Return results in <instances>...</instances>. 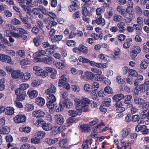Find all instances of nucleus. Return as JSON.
Listing matches in <instances>:
<instances>
[{
  "mask_svg": "<svg viewBox=\"0 0 149 149\" xmlns=\"http://www.w3.org/2000/svg\"><path fill=\"white\" fill-rule=\"evenodd\" d=\"M64 107L67 108L71 107L73 105V104L72 102L64 101L63 102Z\"/></svg>",
  "mask_w": 149,
  "mask_h": 149,
  "instance_id": "obj_38",
  "label": "nucleus"
},
{
  "mask_svg": "<svg viewBox=\"0 0 149 149\" xmlns=\"http://www.w3.org/2000/svg\"><path fill=\"white\" fill-rule=\"evenodd\" d=\"M53 58L51 56H49L47 57H44L43 60L40 58H38V60L39 61L42 62L44 61L45 63L47 64H50L52 61Z\"/></svg>",
  "mask_w": 149,
  "mask_h": 149,
  "instance_id": "obj_14",
  "label": "nucleus"
},
{
  "mask_svg": "<svg viewBox=\"0 0 149 149\" xmlns=\"http://www.w3.org/2000/svg\"><path fill=\"white\" fill-rule=\"evenodd\" d=\"M106 101L102 102V104L103 106L108 107L111 105V99L110 98H107L105 100Z\"/></svg>",
  "mask_w": 149,
  "mask_h": 149,
  "instance_id": "obj_37",
  "label": "nucleus"
},
{
  "mask_svg": "<svg viewBox=\"0 0 149 149\" xmlns=\"http://www.w3.org/2000/svg\"><path fill=\"white\" fill-rule=\"evenodd\" d=\"M17 54L19 56L24 58L25 57V51L22 50H18L17 52Z\"/></svg>",
  "mask_w": 149,
  "mask_h": 149,
  "instance_id": "obj_56",
  "label": "nucleus"
},
{
  "mask_svg": "<svg viewBox=\"0 0 149 149\" xmlns=\"http://www.w3.org/2000/svg\"><path fill=\"white\" fill-rule=\"evenodd\" d=\"M45 113L41 110H36L33 112V115L37 118H41L45 115Z\"/></svg>",
  "mask_w": 149,
  "mask_h": 149,
  "instance_id": "obj_12",
  "label": "nucleus"
},
{
  "mask_svg": "<svg viewBox=\"0 0 149 149\" xmlns=\"http://www.w3.org/2000/svg\"><path fill=\"white\" fill-rule=\"evenodd\" d=\"M47 101L54 102L56 101V99L55 96L53 94L47 95Z\"/></svg>",
  "mask_w": 149,
  "mask_h": 149,
  "instance_id": "obj_26",
  "label": "nucleus"
},
{
  "mask_svg": "<svg viewBox=\"0 0 149 149\" xmlns=\"http://www.w3.org/2000/svg\"><path fill=\"white\" fill-rule=\"evenodd\" d=\"M35 103L39 106H42L44 104L45 100L41 97H38L36 99Z\"/></svg>",
  "mask_w": 149,
  "mask_h": 149,
  "instance_id": "obj_19",
  "label": "nucleus"
},
{
  "mask_svg": "<svg viewBox=\"0 0 149 149\" xmlns=\"http://www.w3.org/2000/svg\"><path fill=\"white\" fill-rule=\"evenodd\" d=\"M74 105L77 110L84 112L89 111L90 100L88 98L82 97L81 99L76 98L74 100Z\"/></svg>",
  "mask_w": 149,
  "mask_h": 149,
  "instance_id": "obj_1",
  "label": "nucleus"
},
{
  "mask_svg": "<svg viewBox=\"0 0 149 149\" xmlns=\"http://www.w3.org/2000/svg\"><path fill=\"white\" fill-rule=\"evenodd\" d=\"M31 77V74L29 72H26L23 74V77L24 78L22 79L23 81L26 82L29 80Z\"/></svg>",
  "mask_w": 149,
  "mask_h": 149,
  "instance_id": "obj_33",
  "label": "nucleus"
},
{
  "mask_svg": "<svg viewBox=\"0 0 149 149\" xmlns=\"http://www.w3.org/2000/svg\"><path fill=\"white\" fill-rule=\"evenodd\" d=\"M136 14L139 16H141L143 13L141 8L139 6H136L135 8Z\"/></svg>",
  "mask_w": 149,
  "mask_h": 149,
  "instance_id": "obj_44",
  "label": "nucleus"
},
{
  "mask_svg": "<svg viewBox=\"0 0 149 149\" xmlns=\"http://www.w3.org/2000/svg\"><path fill=\"white\" fill-rule=\"evenodd\" d=\"M56 91V87L54 85L51 84L50 85L49 88L46 90L45 93L46 95L53 94H52L55 93Z\"/></svg>",
  "mask_w": 149,
  "mask_h": 149,
  "instance_id": "obj_8",
  "label": "nucleus"
},
{
  "mask_svg": "<svg viewBox=\"0 0 149 149\" xmlns=\"http://www.w3.org/2000/svg\"><path fill=\"white\" fill-rule=\"evenodd\" d=\"M29 87L28 84L27 83H24L20 84L19 88L22 91H24L27 89Z\"/></svg>",
  "mask_w": 149,
  "mask_h": 149,
  "instance_id": "obj_48",
  "label": "nucleus"
},
{
  "mask_svg": "<svg viewBox=\"0 0 149 149\" xmlns=\"http://www.w3.org/2000/svg\"><path fill=\"white\" fill-rule=\"evenodd\" d=\"M78 127L82 132H88L91 131V129L87 124H80Z\"/></svg>",
  "mask_w": 149,
  "mask_h": 149,
  "instance_id": "obj_9",
  "label": "nucleus"
},
{
  "mask_svg": "<svg viewBox=\"0 0 149 149\" xmlns=\"http://www.w3.org/2000/svg\"><path fill=\"white\" fill-rule=\"evenodd\" d=\"M129 143L125 141L121 140L119 144L117 146V149H126L129 146Z\"/></svg>",
  "mask_w": 149,
  "mask_h": 149,
  "instance_id": "obj_7",
  "label": "nucleus"
},
{
  "mask_svg": "<svg viewBox=\"0 0 149 149\" xmlns=\"http://www.w3.org/2000/svg\"><path fill=\"white\" fill-rule=\"evenodd\" d=\"M129 133V131L127 128L123 129L121 132V137L123 139L125 138Z\"/></svg>",
  "mask_w": 149,
  "mask_h": 149,
  "instance_id": "obj_27",
  "label": "nucleus"
},
{
  "mask_svg": "<svg viewBox=\"0 0 149 149\" xmlns=\"http://www.w3.org/2000/svg\"><path fill=\"white\" fill-rule=\"evenodd\" d=\"M129 74L130 75L133 77H136L138 75V73L136 70L132 69H129Z\"/></svg>",
  "mask_w": 149,
  "mask_h": 149,
  "instance_id": "obj_43",
  "label": "nucleus"
},
{
  "mask_svg": "<svg viewBox=\"0 0 149 149\" xmlns=\"http://www.w3.org/2000/svg\"><path fill=\"white\" fill-rule=\"evenodd\" d=\"M95 75L93 73L90 72H87L86 73V77L88 79L92 80L94 78Z\"/></svg>",
  "mask_w": 149,
  "mask_h": 149,
  "instance_id": "obj_34",
  "label": "nucleus"
},
{
  "mask_svg": "<svg viewBox=\"0 0 149 149\" xmlns=\"http://www.w3.org/2000/svg\"><path fill=\"white\" fill-rule=\"evenodd\" d=\"M84 90L88 92H91V87L90 85L88 84H85L84 86Z\"/></svg>",
  "mask_w": 149,
  "mask_h": 149,
  "instance_id": "obj_62",
  "label": "nucleus"
},
{
  "mask_svg": "<svg viewBox=\"0 0 149 149\" xmlns=\"http://www.w3.org/2000/svg\"><path fill=\"white\" fill-rule=\"evenodd\" d=\"M34 107L32 104H26L25 107V110L28 111H30L34 109Z\"/></svg>",
  "mask_w": 149,
  "mask_h": 149,
  "instance_id": "obj_40",
  "label": "nucleus"
},
{
  "mask_svg": "<svg viewBox=\"0 0 149 149\" xmlns=\"http://www.w3.org/2000/svg\"><path fill=\"white\" fill-rule=\"evenodd\" d=\"M31 142L33 143L38 144L40 143V139L37 137L32 138L31 140Z\"/></svg>",
  "mask_w": 149,
  "mask_h": 149,
  "instance_id": "obj_49",
  "label": "nucleus"
},
{
  "mask_svg": "<svg viewBox=\"0 0 149 149\" xmlns=\"http://www.w3.org/2000/svg\"><path fill=\"white\" fill-rule=\"evenodd\" d=\"M55 109L57 111H62L64 109V105L63 104V102H60L58 105H55Z\"/></svg>",
  "mask_w": 149,
  "mask_h": 149,
  "instance_id": "obj_28",
  "label": "nucleus"
},
{
  "mask_svg": "<svg viewBox=\"0 0 149 149\" xmlns=\"http://www.w3.org/2000/svg\"><path fill=\"white\" fill-rule=\"evenodd\" d=\"M79 51H81L83 53H87L88 52V48L85 46L83 45H80L79 47Z\"/></svg>",
  "mask_w": 149,
  "mask_h": 149,
  "instance_id": "obj_29",
  "label": "nucleus"
},
{
  "mask_svg": "<svg viewBox=\"0 0 149 149\" xmlns=\"http://www.w3.org/2000/svg\"><path fill=\"white\" fill-rule=\"evenodd\" d=\"M148 111V110H147L142 111L140 113V116L142 118H146Z\"/></svg>",
  "mask_w": 149,
  "mask_h": 149,
  "instance_id": "obj_59",
  "label": "nucleus"
},
{
  "mask_svg": "<svg viewBox=\"0 0 149 149\" xmlns=\"http://www.w3.org/2000/svg\"><path fill=\"white\" fill-rule=\"evenodd\" d=\"M62 127L54 126L52 128L51 134L52 135H55L57 134L58 132L61 131Z\"/></svg>",
  "mask_w": 149,
  "mask_h": 149,
  "instance_id": "obj_20",
  "label": "nucleus"
},
{
  "mask_svg": "<svg viewBox=\"0 0 149 149\" xmlns=\"http://www.w3.org/2000/svg\"><path fill=\"white\" fill-rule=\"evenodd\" d=\"M141 107L143 109H147L149 106V102H148L145 101L143 100V101L141 104Z\"/></svg>",
  "mask_w": 149,
  "mask_h": 149,
  "instance_id": "obj_54",
  "label": "nucleus"
},
{
  "mask_svg": "<svg viewBox=\"0 0 149 149\" xmlns=\"http://www.w3.org/2000/svg\"><path fill=\"white\" fill-rule=\"evenodd\" d=\"M23 73L21 72L19 70H14L11 73L12 77L15 79H22L23 77Z\"/></svg>",
  "mask_w": 149,
  "mask_h": 149,
  "instance_id": "obj_4",
  "label": "nucleus"
},
{
  "mask_svg": "<svg viewBox=\"0 0 149 149\" xmlns=\"http://www.w3.org/2000/svg\"><path fill=\"white\" fill-rule=\"evenodd\" d=\"M63 36L61 35H56L53 38H51V41L52 43H54L56 42H58L60 41L62 39Z\"/></svg>",
  "mask_w": 149,
  "mask_h": 149,
  "instance_id": "obj_24",
  "label": "nucleus"
},
{
  "mask_svg": "<svg viewBox=\"0 0 149 149\" xmlns=\"http://www.w3.org/2000/svg\"><path fill=\"white\" fill-rule=\"evenodd\" d=\"M149 64V61L147 60H142L140 63V67L143 70L146 69L148 67V65Z\"/></svg>",
  "mask_w": 149,
  "mask_h": 149,
  "instance_id": "obj_18",
  "label": "nucleus"
},
{
  "mask_svg": "<svg viewBox=\"0 0 149 149\" xmlns=\"http://www.w3.org/2000/svg\"><path fill=\"white\" fill-rule=\"evenodd\" d=\"M141 51L140 47L138 46H134L132 50L130 52V54L131 57L132 58H135L139 53Z\"/></svg>",
  "mask_w": 149,
  "mask_h": 149,
  "instance_id": "obj_2",
  "label": "nucleus"
},
{
  "mask_svg": "<svg viewBox=\"0 0 149 149\" xmlns=\"http://www.w3.org/2000/svg\"><path fill=\"white\" fill-rule=\"evenodd\" d=\"M124 18L125 23L128 24L130 23L134 19L135 16L134 13H131L129 15H127V16H126Z\"/></svg>",
  "mask_w": 149,
  "mask_h": 149,
  "instance_id": "obj_13",
  "label": "nucleus"
},
{
  "mask_svg": "<svg viewBox=\"0 0 149 149\" xmlns=\"http://www.w3.org/2000/svg\"><path fill=\"white\" fill-rule=\"evenodd\" d=\"M19 17L20 19L25 24V23L27 22L28 21V19L26 17H23L22 16V13L19 14Z\"/></svg>",
  "mask_w": 149,
  "mask_h": 149,
  "instance_id": "obj_61",
  "label": "nucleus"
},
{
  "mask_svg": "<svg viewBox=\"0 0 149 149\" xmlns=\"http://www.w3.org/2000/svg\"><path fill=\"white\" fill-rule=\"evenodd\" d=\"M81 11L82 14L84 16H87L89 15L88 11L86 7L83 6Z\"/></svg>",
  "mask_w": 149,
  "mask_h": 149,
  "instance_id": "obj_46",
  "label": "nucleus"
},
{
  "mask_svg": "<svg viewBox=\"0 0 149 149\" xmlns=\"http://www.w3.org/2000/svg\"><path fill=\"white\" fill-rule=\"evenodd\" d=\"M91 87L93 89H95L94 90H97L99 87L100 85L99 83L96 82L93 83L91 84Z\"/></svg>",
  "mask_w": 149,
  "mask_h": 149,
  "instance_id": "obj_63",
  "label": "nucleus"
},
{
  "mask_svg": "<svg viewBox=\"0 0 149 149\" xmlns=\"http://www.w3.org/2000/svg\"><path fill=\"white\" fill-rule=\"evenodd\" d=\"M88 142L91 144V141H88L87 139L84 140L83 142L82 146H83L82 149H89V147L88 145Z\"/></svg>",
  "mask_w": 149,
  "mask_h": 149,
  "instance_id": "obj_39",
  "label": "nucleus"
},
{
  "mask_svg": "<svg viewBox=\"0 0 149 149\" xmlns=\"http://www.w3.org/2000/svg\"><path fill=\"white\" fill-rule=\"evenodd\" d=\"M54 118L55 122L57 124L61 125L63 124L64 120L63 116L59 114H56L54 116Z\"/></svg>",
  "mask_w": 149,
  "mask_h": 149,
  "instance_id": "obj_6",
  "label": "nucleus"
},
{
  "mask_svg": "<svg viewBox=\"0 0 149 149\" xmlns=\"http://www.w3.org/2000/svg\"><path fill=\"white\" fill-rule=\"evenodd\" d=\"M20 131L22 132H24L26 133H28L31 131V128L29 127H23L20 128L19 129Z\"/></svg>",
  "mask_w": 149,
  "mask_h": 149,
  "instance_id": "obj_42",
  "label": "nucleus"
},
{
  "mask_svg": "<svg viewBox=\"0 0 149 149\" xmlns=\"http://www.w3.org/2000/svg\"><path fill=\"white\" fill-rule=\"evenodd\" d=\"M17 31L18 32L19 34L20 35L22 34H28L29 32L27 30H26L22 28H18L17 29Z\"/></svg>",
  "mask_w": 149,
  "mask_h": 149,
  "instance_id": "obj_41",
  "label": "nucleus"
},
{
  "mask_svg": "<svg viewBox=\"0 0 149 149\" xmlns=\"http://www.w3.org/2000/svg\"><path fill=\"white\" fill-rule=\"evenodd\" d=\"M54 102L47 101V102L46 104L47 107L49 109H53L55 106L54 105Z\"/></svg>",
  "mask_w": 149,
  "mask_h": 149,
  "instance_id": "obj_58",
  "label": "nucleus"
},
{
  "mask_svg": "<svg viewBox=\"0 0 149 149\" xmlns=\"http://www.w3.org/2000/svg\"><path fill=\"white\" fill-rule=\"evenodd\" d=\"M10 132V129L7 127H0V134H7Z\"/></svg>",
  "mask_w": 149,
  "mask_h": 149,
  "instance_id": "obj_23",
  "label": "nucleus"
},
{
  "mask_svg": "<svg viewBox=\"0 0 149 149\" xmlns=\"http://www.w3.org/2000/svg\"><path fill=\"white\" fill-rule=\"evenodd\" d=\"M53 63L57 68L59 69L64 70L66 68V65L63 63L60 62H54Z\"/></svg>",
  "mask_w": 149,
  "mask_h": 149,
  "instance_id": "obj_22",
  "label": "nucleus"
},
{
  "mask_svg": "<svg viewBox=\"0 0 149 149\" xmlns=\"http://www.w3.org/2000/svg\"><path fill=\"white\" fill-rule=\"evenodd\" d=\"M105 10V9L104 7H99L97 8L96 10V14L99 16H101V14Z\"/></svg>",
  "mask_w": 149,
  "mask_h": 149,
  "instance_id": "obj_36",
  "label": "nucleus"
},
{
  "mask_svg": "<svg viewBox=\"0 0 149 149\" xmlns=\"http://www.w3.org/2000/svg\"><path fill=\"white\" fill-rule=\"evenodd\" d=\"M122 18V16L117 14H115L113 16V20L115 22H120Z\"/></svg>",
  "mask_w": 149,
  "mask_h": 149,
  "instance_id": "obj_30",
  "label": "nucleus"
},
{
  "mask_svg": "<svg viewBox=\"0 0 149 149\" xmlns=\"http://www.w3.org/2000/svg\"><path fill=\"white\" fill-rule=\"evenodd\" d=\"M143 134H146L149 133V129L147 126L144 125L141 132Z\"/></svg>",
  "mask_w": 149,
  "mask_h": 149,
  "instance_id": "obj_47",
  "label": "nucleus"
},
{
  "mask_svg": "<svg viewBox=\"0 0 149 149\" xmlns=\"http://www.w3.org/2000/svg\"><path fill=\"white\" fill-rule=\"evenodd\" d=\"M30 63V62L27 59H23L20 62V65H28Z\"/></svg>",
  "mask_w": 149,
  "mask_h": 149,
  "instance_id": "obj_55",
  "label": "nucleus"
},
{
  "mask_svg": "<svg viewBox=\"0 0 149 149\" xmlns=\"http://www.w3.org/2000/svg\"><path fill=\"white\" fill-rule=\"evenodd\" d=\"M46 54L45 50H43L41 49H39L38 51L33 54V56H35V59L36 60H37V58L43 56Z\"/></svg>",
  "mask_w": 149,
  "mask_h": 149,
  "instance_id": "obj_10",
  "label": "nucleus"
},
{
  "mask_svg": "<svg viewBox=\"0 0 149 149\" xmlns=\"http://www.w3.org/2000/svg\"><path fill=\"white\" fill-rule=\"evenodd\" d=\"M143 99L139 97H136L134 99V102L137 105H141L143 101Z\"/></svg>",
  "mask_w": 149,
  "mask_h": 149,
  "instance_id": "obj_32",
  "label": "nucleus"
},
{
  "mask_svg": "<svg viewBox=\"0 0 149 149\" xmlns=\"http://www.w3.org/2000/svg\"><path fill=\"white\" fill-rule=\"evenodd\" d=\"M68 113L69 115L71 116V117H74L77 116L78 114V113L77 111L74 110H70L68 111Z\"/></svg>",
  "mask_w": 149,
  "mask_h": 149,
  "instance_id": "obj_57",
  "label": "nucleus"
},
{
  "mask_svg": "<svg viewBox=\"0 0 149 149\" xmlns=\"http://www.w3.org/2000/svg\"><path fill=\"white\" fill-rule=\"evenodd\" d=\"M26 96V93H22L17 96V100L18 101H23L25 99Z\"/></svg>",
  "mask_w": 149,
  "mask_h": 149,
  "instance_id": "obj_45",
  "label": "nucleus"
},
{
  "mask_svg": "<svg viewBox=\"0 0 149 149\" xmlns=\"http://www.w3.org/2000/svg\"><path fill=\"white\" fill-rule=\"evenodd\" d=\"M5 112L6 115H11L14 114V109L11 107H8L5 108Z\"/></svg>",
  "mask_w": 149,
  "mask_h": 149,
  "instance_id": "obj_16",
  "label": "nucleus"
},
{
  "mask_svg": "<svg viewBox=\"0 0 149 149\" xmlns=\"http://www.w3.org/2000/svg\"><path fill=\"white\" fill-rule=\"evenodd\" d=\"M117 26L118 29V31L120 33L123 32L126 30L125 27V24L124 22H121L118 23Z\"/></svg>",
  "mask_w": 149,
  "mask_h": 149,
  "instance_id": "obj_15",
  "label": "nucleus"
},
{
  "mask_svg": "<svg viewBox=\"0 0 149 149\" xmlns=\"http://www.w3.org/2000/svg\"><path fill=\"white\" fill-rule=\"evenodd\" d=\"M40 29L37 26H35L32 28L31 31L33 33L37 35L40 32L42 33L41 31H40Z\"/></svg>",
  "mask_w": 149,
  "mask_h": 149,
  "instance_id": "obj_35",
  "label": "nucleus"
},
{
  "mask_svg": "<svg viewBox=\"0 0 149 149\" xmlns=\"http://www.w3.org/2000/svg\"><path fill=\"white\" fill-rule=\"evenodd\" d=\"M11 23L13 25H20L21 24V22L19 20L14 18L12 19Z\"/></svg>",
  "mask_w": 149,
  "mask_h": 149,
  "instance_id": "obj_52",
  "label": "nucleus"
},
{
  "mask_svg": "<svg viewBox=\"0 0 149 149\" xmlns=\"http://www.w3.org/2000/svg\"><path fill=\"white\" fill-rule=\"evenodd\" d=\"M42 83V81L41 80H35L32 82L31 85L33 87H35L41 84Z\"/></svg>",
  "mask_w": 149,
  "mask_h": 149,
  "instance_id": "obj_31",
  "label": "nucleus"
},
{
  "mask_svg": "<svg viewBox=\"0 0 149 149\" xmlns=\"http://www.w3.org/2000/svg\"><path fill=\"white\" fill-rule=\"evenodd\" d=\"M22 8H23L24 11L26 12V13H29L31 12V9L26 5L25 4L23 5H21L20 6Z\"/></svg>",
  "mask_w": 149,
  "mask_h": 149,
  "instance_id": "obj_53",
  "label": "nucleus"
},
{
  "mask_svg": "<svg viewBox=\"0 0 149 149\" xmlns=\"http://www.w3.org/2000/svg\"><path fill=\"white\" fill-rule=\"evenodd\" d=\"M76 42L74 40H71L67 42V44L68 46L73 47L75 46Z\"/></svg>",
  "mask_w": 149,
  "mask_h": 149,
  "instance_id": "obj_64",
  "label": "nucleus"
},
{
  "mask_svg": "<svg viewBox=\"0 0 149 149\" xmlns=\"http://www.w3.org/2000/svg\"><path fill=\"white\" fill-rule=\"evenodd\" d=\"M76 120L75 118L73 117H71L68 118L66 120L67 123L68 125L73 123Z\"/></svg>",
  "mask_w": 149,
  "mask_h": 149,
  "instance_id": "obj_60",
  "label": "nucleus"
},
{
  "mask_svg": "<svg viewBox=\"0 0 149 149\" xmlns=\"http://www.w3.org/2000/svg\"><path fill=\"white\" fill-rule=\"evenodd\" d=\"M69 77L66 74H63L60 77V79H59L58 82L59 86H63L65 84L66 82L68 81L69 80Z\"/></svg>",
  "mask_w": 149,
  "mask_h": 149,
  "instance_id": "obj_5",
  "label": "nucleus"
},
{
  "mask_svg": "<svg viewBox=\"0 0 149 149\" xmlns=\"http://www.w3.org/2000/svg\"><path fill=\"white\" fill-rule=\"evenodd\" d=\"M38 92L36 90H29L27 94L31 99H33L36 97L38 95Z\"/></svg>",
  "mask_w": 149,
  "mask_h": 149,
  "instance_id": "obj_11",
  "label": "nucleus"
},
{
  "mask_svg": "<svg viewBox=\"0 0 149 149\" xmlns=\"http://www.w3.org/2000/svg\"><path fill=\"white\" fill-rule=\"evenodd\" d=\"M39 10L44 15H47L48 11L47 9L43 6H39Z\"/></svg>",
  "mask_w": 149,
  "mask_h": 149,
  "instance_id": "obj_50",
  "label": "nucleus"
},
{
  "mask_svg": "<svg viewBox=\"0 0 149 149\" xmlns=\"http://www.w3.org/2000/svg\"><path fill=\"white\" fill-rule=\"evenodd\" d=\"M26 119V117L24 115H18L13 118L15 122L19 123L25 122Z\"/></svg>",
  "mask_w": 149,
  "mask_h": 149,
  "instance_id": "obj_3",
  "label": "nucleus"
},
{
  "mask_svg": "<svg viewBox=\"0 0 149 149\" xmlns=\"http://www.w3.org/2000/svg\"><path fill=\"white\" fill-rule=\"evenodd\" d=\"M35 74L38 76H40L45 77L48 75V72L40 69L39 71L36 72Z\"/></svg>",
  "mask_w": 149,
  "mask_h": 149,
  "instance_id": "obj_21",
  "label": "nucleus"
},
{
  "mask_svg": "<svg viewBox=\"0 0 149 149\" xmlns=\"http://www.w3.org/2000/svg\"><path fill=\"white\" fill-rule=\"evenodd\" d=\"M95 19L97 24L98 25L101 24L102 26L104 25L105 24V20L104 18L102 17L101 16H97Z\"/></svg>",
  "mask_w": 149,
  "mask_h": 149,
  "instance_id": "obj_17",
  "label": "nucleus"
},
{
  "mask_svg": "<svg viewBox=\"0 0 149 149\" xmlns=\"http://www.w3.org/2000/svg\"><path fill=\"white\" fill-rule=\"evenodd\" d=\"M46 133L44 131H39L37 132L35 134V136L40 139H42L45 136Z\"/></svg>",
  "mask_w": 149,
  "mask_h": 149,
  "instance_id": "obj_25",
  "label": "nucleus"
},
{
  "mask_svg": "<svg viewBox=\"0 0 149 149\" xmlns=\"http://www.w3.org/2000/svg\"><path fill=\"white\" fill-rule=\"evenodd\" d=\"M36 22L38 24V27L41 30H42V33H43V31L42 29L44 26L43 22L41 20H38Z\"/></svg>",
  "mask_w": 149,
  "mask_h": 149,
  "instance_id": "obj_51",
  "label": "nucleus"
}]
</instances>
